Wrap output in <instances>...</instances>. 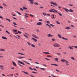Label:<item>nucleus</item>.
Returning a JSON list of instances; mask_svg holds the SVG:
<instances>
[{
  "instance_id": "obj_30",
  "label": "nucleus",
  "mask_w": 77,
  "mask_h": 77,
  "mask_svg": "<svg viewBox=\"0 0 77 77\" xmlns=\"http://www.w3.org/2000/svg\"><path fill=\"white\" fill-rule=\"evenodd\" d=\"M46 26H48L50 28H51V27L50 26V25H48V24H46Z\"/></svg>"
},
{
  "instance_id": "obj_33",
  "label": "nucleus",
  "mask_w": 77,
  "mask_h": 77,
  "mask_svg": "<svg viewBox=\"0 0 77 77\" xmlns=\"http://www.w3.org/2000/svg\"><path fill=\"white\" fill-rule=\"evenodd\" d=\"M52 16H53V17H52V18H53L54 19H55V17H54V15L53 14H52Z\"/></svg>"
},
{
  "instance_id": "obj_14",
  "label": "nucleus",
  "mask_w": 77,
  "mask_h": 77,
  "mask_svg": "<svg viewBox=\"0 0 77 77\" xmlns=\"http://www.w3.org/2000/svg\"><path fill=\"white\" fill-rule=\"evenodd\" d=\"M0 67H1V68L2 69H4V68L2 67H3V66L0 65Z\"/></svg>"
},
{
  "instance_id": "obj_48",
  "label": "nucleus",
  "mask_w": 77,
  "mask_h": 77,
  "mask_svg": "<svg viewBox=\"0 0 77 77\" xmlns=\"http://www.w3.org/2000/svg\"><path fill=\"white\" fill-rule=\"evenodd\" d=\"M54 2H51V4H52V5H54Z\"/></svg>"
},
{
  "instance_id": "obj_23",
  "label": "nucleus",
  "mask_w": 77,
  "mask_h": 77,
  "mask_svg": "<svg viewBox=\"0 0 77 77\" xmlns=\"http://www.w3.org/2000/svg\"><path fill=\"white\" fill-rule=\"evenodd\" d=\"M56 23L58 24H60V22L58 21H56Z\"/></svg>"
},
{
  "instance_id": "obj_51",
  "label": "nucleus",
  "mask_w": 77,
  "mask_h": 77,
  "mask_svg": "<svg viewBox=\"0 0 77 77\" xmlns=\"http://www.w3.org/2000/svg\"><path fill=\"white\" fill-rule=\"evenodd\" d=\"M32 72V73H33L34 74H35L36 73H37V72Z\"/></svg>"
},
{
  "instance_id": "obj_22",
  "label": "nucleus",
  "mask_w": 77,
  "mask_h": 77,
  "mask_svg": "<svg viewBox=\"0 0 77 77\" xmlns=\"http://www.w3.org/2000/svg\"><path fill=\"white\" fill-rule=\"evenodd\" d=\"M13 64L14 65H15V66H17V65H16V63H15V62L14 61L13 62Z\"/></svg>"
},
{
  "instance_id": "obj_57",
  "label": "nucleus",
  "mask_w": 77,
  "mask_h": 77,
  "mask_svg": "<svg viewBox=\"0 0 77 77\" xmlns=\"http://www.w3.org/2000/svg\"><path fill=\"white\" fill-rule=\"evenodd\" d=\"M0 8L1 9H3V7L2 6H0Z\"/></svg>"
},
{
  "instance_id": "obj_37",
  "label": "nucleus",
  "mask_w": 77,
  "mask_h": 77,
  "mask_svg": "<svg viewBox=\"0 0 77 77\" xmlns=\"http://www.w3.org/2000/svg\"><path fill=\"white\" fill-rule=\"evenodd\" d=\"M47 23L48 24H50V22L49 21H47Z\"/></svg>"
},
{
  "instance_id": "obj_25",
  "label": "nucleus",
  "mask_w": 77,
  "mask_h": 77,
  "mask_svg": "<svg viewBox=\"0 0 77 77\" xmlns=\"http://www.w3.org/2000/svg\"><path fill=\"white\" fill-rule=\"evenodd\" d=\"M62 39H64V40H68V39L65 38L64 37H62Z\"/></svg>"
},
{
  "instance_id": "obj_55",
  "label": "nucleus",
  "mask_w": 77,
  "mask_h": 77,
  "mask_svg": "<svg viewBox=\"0 0 77 77\" xmlns=\"http://www.w3.org/2000/svg\"><path fill=\"white\" fill-rule=\"evenodd\" d=\"M27 44H28V45H31V44L30 43L27 42Z\"/></svg>"
},
{
  "instance_id": "obj_49",
  "label": "nucleus",
  "mask_w": 77,
  "mask_h": 77,
  "mask_svg": "<svg viewBox=\"0 0 77 77\" xmlns=\"http://www.w3.org/2000/svg\"><path fill=\"white\" fill-rule=\"evenodd\" d=\"M66 63H69V62L68 61H67L66 60V61H65Z\"/></svg>"
},
{
  "instance_id": "obj_39",
  "label": "nucleus",
  "mask_w": 77,
  "mask_h": 77,
  "mask_svg": "<svg viewBox=\"0 0 77 77\" xmlns=\"http://www.w3.org/2000/svg\"><path fill=\"white\" fill-rule=\"evenodd\" d=\"M29 15L30 16V17H34V16L32 14H29Z\"/></svg>"
},
{
  "instance_id": "obj_42",
  "label": "nucleus",
  "mask_w": 77,
  "mask_h": 77,
  "mask_svg": "<svg viewBox=\"0 0 77 77\" xmlns=\"http://www.w3.org/2000/svg\"><path fill=\"white\" fill-rule=\"evenodd\" d=\"M17 14H19V15H21V13H20V12H17Z\"/></svg>"
},
{
  "instance_id": "obj_44",
  "label": "nucleus",
  "mask_w": 77,
  "mask_h": 77,
  "mask_svg": "<svg viewBox=\"0 0 77 77\" xmlns=\"http://www.w3.org/2000/svg\"><path fill=\"white\" fill-rule=\"evenodd\" d=\"M20 11H24V9H23L22 8H20Z\"/></svg>"
},
{
  "instance_id": "obj_36",
  "label": "nucleus",
  "mask_w": 77,
  "mask_h": 77,
  "mask_svg": "<svg viewBox=\"0 0 77 77\" xmlns=\"http://www.w3.org/2000/svg\"><path fill=\"white\" fill-rule=\"evenodd\" d=\"M24 62H25V63H26L27 64H28V65H30V63L26 62V61H24Z\"/></svg>"
},
{
  "instance_id": "obj_21",
  "label": "nucleus",
  "mask_w": 77,
  "mask_h": 77,
  "mask_svg": "<svg viewBox=\"0 0 77 77\" xmlns=\"http://www.w3.org/2000/svg\"><path fill=\"white\" fill-rule=\"evenodd\" d=\"M61 62H65V61H66V60H64V59H62L61 60Z\"/></svg>"
},
{
  "instance_id": "obj_7",
  "label": "nucleus",
  "mask_w": 77,
  "mask_h": 77,
  "mask_svg": "<svg viewBox=\"0 0 77 77\" xmlns=\"http://www.w3.org/2000/svg\"><path fill=\"white\" fill-rule=\"evenodd\" d=\"M32 39L33 41H34L35 42H37V40L34 38H32Z\"/></svg>"
},
{
  "instance_id": "obj_3",
  "label": "nucleus",
  "mask_w": 77,
  "mask_h": 77,
  "mask_svg": "<svg viewBox=\"0 0 77 77\" xmlns=\"http://www.w3.org/2000/svg\"><path fill=\"white\" fill-rule=\"evenodd\" d=\"M18 63H21V64H22V65H26L24 64V63H23V62H22L20 61H18Z\"/></svg>"
},
{
  "instance_id": "obj_9",
  "label": "nucleus",
  "mask_w": 77,
  "mask_h": 77,
  "mask_svg": "<svg viewBox=\"0 0 77 77\" xmlns=\"http://www.w3.org/2000/svg\"><path fill=\"white\" fill-rule=\"evenodd\" d=\"M51 36H53V35H52L51 34H50L48 35V37H50Z\"/></svg>"
},
{
  "instance_id": "obj_45",
  "label": "nucleus",
  "mask_w": 77,
  "mask_h": 77,
  "mask_svg": "<svg viewBox=\"0 0 77 77\" xmlns=\"http://www.w3.org/2000/svg\"><path fill=\"white\" fill-rule=\"evenodd\" d=\"M24 36H25V37H26V38H28V36H27L25 35H23Z\"/></svg>"
},
{
  "instance_id": "obj_13",
  "label": "nucleus",
  "mask_w": 77,
  "mask_h": 77,
  "mask_svg": "<svg viewBox=\"0 0 77 77\" xmlns=\"http://www.w3.org/2000/svg\"><path fill=\"white\" fill-rule=\"evenodd\" d=\"M54 59L55 60V61H57V62H59V61L58 60V58H54Z\"/></svg>"
},
{
  "instance_id": "obj_52",
  "label": "nucleus",
  "mask_w": 77,
  "mask_h": 77,
  "mask_svg": "<svg viewBox=\"0 0 77 77\" xmlns=\"http://www.w3.org/2000/svg\"><path fill=\"white\" fill-rule=\"evenodd\" d=\"M29 69H31V70H33V69L32 67H29Z\"/></svg>"
},
{
  "instance_id": "obj_10",
  "label": "nucleus",
  "mask_w": 77,
  "mask_h": 77,
  "mask_svg": "<svg viewBox=\"0 0 77 77\" xmlns=\"http://www.w3.org/2000/svg\"><path fill=\"white\" fill-rule=\"evenodd\" d=\"M32 36H33L34 38H38V37L37 36L35 35H34V34H33L32 35Z\"/></svg>"
},
{
  "instance_id": "obj_2",
  "label": "nucleus",
  "mask_w": 77,
  "mask_h": 77,
  "mask_svg": "<svg viewBox=\"0 0 77 77\" xmlns=\"http://www.w3.org/2000/svg\"><path fill=\"white\" fill-rule=\"evenodd\" d=\"M52 10H54V11L50 10L49 11V12H54L55 13H56V11L55 10H54V9H53Z\"/></svg>"
},
{
  "instance_id": "obj_19",
  "label": "nucleus",
  "mask_w": 77,
  "mask_h": 77,
  "mask_svg": "<svg viewBox=\"0 0 77 77\" xmlns=\"http://www.w3.org/2000/svg\"><path fill=\"white\" fill-rule=\"evenodd\" d=\"M18 54H21V55H23V56H26V55H25L23 53H18Z\"/></svg>"
},
{
  "instance_id": "obj_61",
  "label": "nucleus",
  "mask_w": 77,
  "mask_h": 77,
  "mask_svg": "<svg viewBox=\"0 0 77 77\" xmlns=\"http://www.w3.org/2000/svg\"><path fill=\"white\" fill-rule=\"evenodd\" d=\"M0 18H2V19H3V17H2V16H0Z\"/></svg>"
},
{
  "instance_id": "obj_41",
  "label": "nucleus",
  "mask_w": 77,
  "mask_h": 77,
  "mask_svg": "<svg viewBox=\"0 0 77 77\" xmlns=\"http://www.w3.org/2000/svg\"><path fill=\"white\" fill-rule=\"evenodd\" d=\"M18 64L19 65V66H21L22 67H23V66H22V65L20 64L19 63H18Z\"/></svg>"
},
{
  "instance_id": "obj_8",
  "label": "nucleus",
  "mask_w": 77,
  "mask_h": 77,
  "mask_svg": "<svg viewBox=\"0 0 77 77\" xmlns=\"http://www.w3.org/2000/svg\"><path fill=\"white\" fill-rule=\"evenodd\" d=\"M56 12H57V14H59V15H60V17H62V14L58 12H57V11H56Z\"/></svg>"
},
{
  "instance_id": "obj_11",
  "label": "nucleus",
  "mask_w": 77,
  "mask_h": 77,
  "mask_svg": "<svg viewBox=\"0 0 77 77\" xmlns=\"http://www.w3.org/2000/svg\"><path fill=\"white\" fill-rule=\"evenodd\" d=\"M54 6H58V5L57 4V3H54Z\"/></svg>"
},
{
  "instance_id": "obj_5",
  "label": "nucleus",
  "mask_w": 77,
  "mask_h": 77,
  "mask_svg": "<svg viewBox=\"0 0 77 77\" xmlns=\"http://www.w3.org/2000/svg\"><path fill=\"white\" fill-rule=\"evenodd\" d=\"M42 23L41 22H38V23H37V25H42Z\"/></svg>"
},
{
  "instance_id": "obj_31",
  "label": "nucleus",
  "mask_w": 77,
  "mask_h": 77,
  "mask_svg": "<svg viewBox=\"0 0 77 77\" xmlns=\"http://www.w3.org/2000/svg\"><path fill=\"white\" fill-rule=\"evenodd\" d=\"M18 33H19V34H21L22 32L18 31Z\"/></svg>"
},
{
  "instance_id": "obj_17",
  "label": "nucleus",
  "mask_w": 77,
  "mask_h": 77,
  "mask_svg": "<svg viewBox=\"0 0 77 77\" xmlns=\"http://www.w3.org/2000/svg\"><path fill=\"white\" fill-rule=\"evenodd\" d=\"M69 11L70 12H74L73 10H71V9H70L69 10Z\"/></svg>"
},
{
  "instance_id": "obj_47",
  "label": "nucleus",
  "mask_w": 77,
  "mask_h": 77,
  "mask_svg": "<svg viewBox=\"0 0 77 77\" xmlns=\"http://www.w3.org/2000/svg\"><path fill=\"white\" fill-rule=\"evenodd\" d=\"M71 59H72L73 60H75V59H74V58H73V57H71Z\"/></svg>"
},
{
  "instance_id": "obj_62",
  "label": "nucleus",
  "mask_w": 77,
  "mask_h": 77,
  "mask_svg": "<svg viewBox=\"0 0 77 77\" xmlns=\"http://www.w3.org/2000/svg\"><path fill=\"white\" fill-rule=\"evenodd\" d=\"M13 19H14V20H17V19L15 17H13Z\"/></svg>"
},
{
  "instance_id": "obj_24",
  "label": "nucleus",
  "mask_w": 77,
  "mask_h": 77,
  "mask_svg": "<svg viewBox=\"0 0 77 77\" xmlns=\"http://www.w3.org/2000/svg\"><path fill=\"white\" fill-rule=\"evenodd\" d=\"M6 20H8V21L9 22H11V20H10V19L8 18H6Z\"/></svg>"
},
{
  "instance_id": "obj_20",
  "label": "nucleus",
  "mask_w": 77,
  "mask_h": 77,
  "mask_svg": "<svg viewBox=\"0 0 77 77\" xmlns=\"http://www.w3.org/2000/svg\"><path fill=\"white\" fill-rule=\"evenodd\" d=\"M66 29H70L71 28L68 27H67L66 28H65Z\"/></svg>"
},
{
  "instance_id": "obj_1",
  "label": "nucleus",
  "mask_w": 77,
  "mask_h": 77,
  "mask_svg": "<svg viewBox=\"0 0 77 77\" xmlns=\"http://www.w3.org/2000/svg\"><path fill=\"white\" fill-rule=\"evenodd\" d=\"M53 45L54 47H60V45L57 43L54 44Z\"/></svg>"
},
{
  "instance_id": "obj_16",
  "label": "nucleus",
  "mask_w": 77,
  "mask_h": 77,
  "mask_svg": "<svg viewBox=\"0 0 77 77\" xmlns=\"http://www.w3.org/2000/svg\"><path fill=\"white\" fill-rule=\"evenodd\" d=\"M58 36H59V38H62V35L60 34H58Z\"/></svg>"
},
{
  "instance_id": "obj_35",
  "label": "nucleus",
  "mask_w": 77,
  "mask_h": 77,
  "mask_svg": "<svg viewBox=\"0 0 77 77\" xmlns=\"http://www.w3.org/2000/svg\"><path fill=\"white\" fill-rule=\"evenodd\" d=\"M50 25L52 26V27H54L55 26L54 25H53V24H50Z\"/></svg>"
},
{
  "instance_id": "obj_38",
  "label": "nucleus",
  "mask_w": 77,
  "mask_h": 77,
  "mask_svg": "<svg viewBox=\"0 0 77 77\" xmlns=\"http://www.w3.org/2000/svg\"><path fill=\"white\" fill-rule=\"evenodd\" d=\"M0 51H5V50L3 49H0Z\"/></svg>"
},
{
  "instance_id": "obj_54",
  "label": "nucleus",
  "mask_w": 77,
  "mask_h": 77,
  "mask_svg": "<svg viewBox=\"0 0 77 77\" xmlns=\"http://www.w3.org/2000/svg\"><path fill=\"white\" fill-rule=\"evenodd\" d=\"M17 36L18 38H21V37L19 35H17Z\"/></svg>"
},
{
  "instance_id": "obj_43",
  "label": "nucleus",
  "mask_w": 77,
  "mask_h": 77,
  "mask_svg": "<svg viewBox=\"0 0 77 77\" xmlns=\"http://www.w3.org/2000/svg\"><path fill=\"white\" fill-rule=\"evenodd\" d=\"M6 32L7 33H8V34H10V33H9V32L8 31L6 30Z\"/></svg>"
},
{
  "instance_id": "obj_32",
  "label": "nucleus",
  "mask_w": 77,
  "mask_h": 77,
  "mask_svg": "<svg viewBox=\"0 0 77 77\" xmlns=\"http://www.w3.org/2000/svg\"><path fill=\"white\" fill-rule=\"evenodd\" d=\"M47 57H53L50 56V55H47Z\"/></svg>"
},
{
  "instance_id": "obj_60",
  "label": "nucleus",
  "mask_w": 77,
  "mask_h": 77,
  "mask_svg": "<svg viewBox=\"0 0 77 77\" xmlns=\"http://www.w3.org/2000/svg\"><path fill=\"white\" fill-rule=\"evenodd\" d=\"M58 9H61V7L60 6H58Z\"/></svg>"
},
{
  "instance_id": "obj_4",
  "label": "nucleus",
  "mask_w": 77,
  "mask_h": 77,
  "mask_svg": "<svg viewBox=\"0 0 77 77\" xmlns=\"http://www.w3.org/2000/svg\"><path fill=\"white\" fill-rule=\"evenodd\" d=\"M63 9L66 12H69V10L67 8H63Z\"/></svg>"
},
{
  "instance_id": "obj_63",
  "label": "nucleus",
  "mask_w": 77,
  "mask_h": 77,
  "mask_svg": "<svg viewBox=\"0 0 77 77\" xmlns=\"http://www.w3.org/2000/svg\"><path fill=\"white\" fill-rule=\"evenodd\" d=\"M51 75L52 76H53L52 77H56V76H54V75Z\"/></svg>"
},
{
  "instance_id": "obj_27",
  "label": "nucleus",
  "mask_w": 77,
  "mask_h": 77,
  "mask_svg": "<svg viewBox=\"0 0 77 77\" xmlns=\"http://www.w3.org/2000/svg\"><path fill=\"white\" fill-rule=\"evenodd\" d=\"M31 46H32V47H35V46L33 44H32L31 45Z\"/></svg>"
},
{
  "instance_id": "obj_50",
  "label": "nucleus",
  "mask_w": 77,
  "mask_h": 77,
  "mask_svg": "<svg viewBox=\"0 0 77 77\" xmlns=\"http://www.w3.org/2000/svg\"><path fill=\"white\" fill-rule=\"evenodd\" d=\"M52 40L53 41H55V40H56V39H54V38H53L52 39Z\"/></svg>"
},
{
  "instance_id": "obj_15",
  "label": "nucleus",
  "mask_w": 77,
  "mask_h": 77,
  "mask_svg": "<svg viewBox=\"0 0 77 77\" xmlns=\"http://www.w3.org/2000/svg\"><path fill=\"white\" fill-rule=\"evenodd\" d=\"M23 72H24V74H27V75H30L28 74V73H27V72H24V71H23Z\"/></svg>"
},
{
  "instance_id": "obj_18",
  "label": "nucleus",
  "mask_w": 77,
  "mask_h": 77,
  "mask_svg": "<svg viewBox=\"0 0 77 77\" xmlns=\"http://www.w3.org/2000/svg\"><path fill=\"white\" fill-rule=\"evenodd\" d=\"M51 65H54V66H58V65H57V64H51Z\"/></svg>"
},
{
  "instance_id": "obj_59",
  "label": "nucleus",
  "mask_w": 77,
  "mask_h": 77,
  "mask_svg": "<svg viewBox=\"0 0 77 77\" xmlns=\"http://www.w3.org/2000/svg\"><path fill=\"white\" fill-rule=\"evenodd\" d=\"M30 75V76H31V77H35L33 75Z\"/></svg>"
},
{
  "instance_id": "obj_34",
  "label": "nucleus",
  "mask_w": 77,
  "mask_h": 77,
  "mask_svg": "<svg viewBox=\"0 0 77 77\" xmlns=\"http://www.w3.org/2000/svg\"><path fill=\"white\" fill-rule=\"evenodd\" d=\"M13 24H14V25H16V26H18V25L16 24V23L15 22H14Z\"/></svg>"
},
{
  "instance_id": "obj_12",
  "label": "nucleus",
  "mask_w": 77,
  "mask_h": 77,
  "mask_svg": "<svg viewBox=\"0 0 77 77\" xmlns=\"http://www.w3.org/2000/svg\"><path fill=\"white\" fill-rule=\"evenodd\" d=\"M2 39H7V38H6V37H4V36H2Z\"/></svg>"
},
{
  "instance_id": "obj_6",
  "label": "nucleus",
  "mask_w": 77,
  "mask_h": 77,
  "mask_svg": "<svg viewBox=\"0 0 77 77\" xmlns=\"http://www.w3.org/2000/svg\"><path fill=\"white\" fill-rule=\"evenodd\" d=\"M17 58H18V59H21L22 58L24 59V58H25L23 57H18Z\"/></svg>"
},
{
  "instance_id": "obj_40",
  "label": "nucleus",
  "mask_w": 77,
  "mask_h": 77,
  "mask_svg": "<svg viewBox=\"0 0 77 77\" xmlns=\"http://www.w3.org/2000/svg\"><path fill=\"white\" fill-rule=\"evenodd\" d=\"M69 48H70V49H71V50H73V48L71 47H69Z\"/></svg>"
},
{
  "instance_id": "obj_56",
  "label": "nucleus",
  "mask_w": 77,
  "mask_h": 77,
  "mask_svg": "<svg viewBox=\"0 0 77 77\" xmlns=\"http://www.w3.org/2000/svg\"><path fill=\"white\" fill-rule=\"evenodd\" d=\"M40 68V69H42V70H44V69H45L44 68Z\"/></svg>"
},
{
  "instance_id": "obj_46",
  "label": "nucleus",
  "mask_w": 77,
  "mask_h": 77,
  "mask_svg": "<svg viewBox=\"0 0 77 77\" xmlns=\"http://www.w3.org/2000/svg\"><path fill=\"white\" fill-rule=\"evenodd\" d=\"M28 1L29 2H33V0H28Z\"/></svg>"
},
{
  "instance_id": "obj_29",
  "label": "nucleus",
  "mask_w": 77,
  "mask_h": 77,
  "mask_svg": "<svg viewBox=\"0 0 77 77\" xmlns=\"http://www.w3.org/2000/svg\"><path fill=\"white\" fill-rule=\"evenodd\" d=\"M23 9H24L25 10H26L27 9V8L26 7H23Z\"/></svg>"
},
{
  "instance_id": "obj_26",
  "label": "nucleus",
  "mask_w": 77,
  "mask_h": 77,
  "mask_svg": "<svg viewBox=\"0 0 77 77\" xmlns=\"http://www.w3.org/2000/svg\"><path fill=\"white\" fill-rule=\"evenodd\" d=\"M43 15H44L45 16V15H47V14H46L45 13H43Z\"/></svg>"
},
{
  "instance_id": "obj_28",
  "label": "nucleus",
  "mask_w": 77,
  "mask_h": 77,
  "mask_svg": "<svg viewBox=\"0 0 77 77\" xmlns=\"http://www.w3.org/2000/svg\"><path fill=\"white\" fill-rule=\"evenodd\" d=\"M34 4L35 5H39V4H38V3L36 2H35L34 3Z\"/></svg>"
},
{
  "instance_id": "obj_58",
  "label": "nucleus",
  "mask_w": 77,
  "mask_h": 77,
  "mask_svg": "<svg viewBox=\"0 0 77 77\" xmlns=\"http://www.w3.org/2000/svg\"><path fill=\"white\" fill-rule=\"evenodd\" d=\"M45 59H46V60H50V59H49L48 58H45Z\"/></svg>"
},
{
  "instance_id": "obj_53",
  "label": "nucleus",
  "mask_w": 77,
  "mask_h": 77,
  "mask_svg": "<svg viewBox=\"0 0 77 77\" xmlns=\"http://www.w3.org/2000/svg\"><path fill=\"white\" fill-rule=\"evenodd\" d=\"M13 31L14 32H17V30H15V29H14L13 30Z\"/></svg>"
},
{
  "instance_id": "obj_64",
  "label": "nucleus",
  "mask_w": 77,
  "mask_h": 77,
  "mask_svg": "<svg viewBox=\"0 0 77 77\" xmlns=\"http://www.w3.org/2000/svg\"><path fill=\"white\" fill-rule=\"evenodd\" d=\"M74 47H75V48H77V46H75Z\"/></svg>"
}]
</instances>
